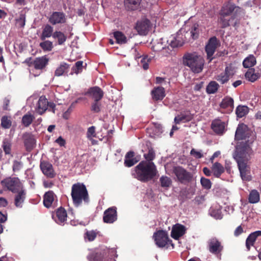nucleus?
<instances>
[{"mask_svg":"<svg viewBox=\"0 0 261 261\" xmlns=\"http://www.w3.org/2000/svg\"><path fill=\"white\" fill-rule=\"evenodd\" d=\"M136 178L146 182L152 179L157 174L158 170L153 162L142 161L135 167Z\"/></svg>","mask_w":261,"mask_h":261,"instance_id":"f257e3e1","label":"nucleus"},{"mask_svg":"<svg viewBox=\"0 0 261 261\" xmlns=\"http://www.w3.org/2000/svg\"><path fill=\"white\" fill-rule=\"evenodd\" d=\"M71 195L73 203L76 207L81 205L83 202L88 204L90 201L88 190L83 183L77 182L72 186Z\"/></svg>","mask_w":261,"mask_h":261,"instance_id":"f03ea898","label":"nucleus"},{"mask_svg":"<svg viewBox=\"0 0 261 261\" xmlns=\"http://www.w3.org/2000/svg\"><path fill=\"white\" fill-rule=\"evenodd\" d=\"M183 64L189 67L194 73L202 71L204 64L203 58L196 53H186L182 57Z\"/></svg>","mask_w":261,"mask_h":261,"instance_id":"7ed1b4c3","label":"nucleus"},{"mask_svg":"<svg viewBox=\"0 0 261 261\" xmlns=\"http://www.w3.org/2000/svg\"><path fill=\"white\" fill-rule=\"evenodd\" d=\"M116 251L114 249L104 248L91 252L87 256L89 261H115Z\"/></svg>","mask_w":261,"mask_h":261,"instance_id":"20e7f679","label":"nucleus"},{"mask_svg":"<svg viewBox=\"0 0 261 261\" xmlns=\"http://www.w3.org/2000/svg\"><path fill=\"white\" fill-rule=\"evenodd\" d=\"M1 185L4 190L9 191L14 193L19 189L23 188V185L18 177H7L1 181Z\"/></svg>","mask_w":261,"mask_h":261,"instance_id":"39448f33","label":"nucleus"},{"mask_svg":"<svg viewBox=\"0 0 261 261\" xmlns=\"http://www.w3.org/2000/svg\"><path fill=\"white\" fill-rule=\"evenodd\" d=\"M249 149V145L247 143H240L237 146L234 158L238 164L247 163Z\"/></svg>","mask_w":261,"mask_h":261,"instance_id":"423d86ee","label":"nucleus"},{"mask_svg":"<svg viewBox=\"0 0 261 261\" xmlns=\"http://www.w3.org/2000/svg\"><path fill=\"white\" fill-rule=\"evenodd\" d=\"M155 244L160 248H163L168 245H171L174 247L172 241L168 237L167 232L163 230L155 231L153 235Z\"/></svg>","mask_w":261,"mask_h":261,"instance_id":"0eeeda50","label":"nucleus"},{"mask_svg":"<svg viewBox=\"0 0 261 261\" xmlns=\"http://www.w3.org/2000/svg\"><path fill=\"white\" fill-rule=\"evenodd\" d=\"M207 248L211 253L221 258L224 247L217 238L213 237L210 239L207 242Z\"/></svg>","mask_w":261,"mask_h":261,"instance_id":"6e6552de","label":"nucleus"},{"mask_svg":"<svg viewBox=\"0 0 261 261\" xmlns=\"http://www.w3.org/2000/svg\"><path fill=\"white\" fill-rule=\"evenodd\" d=\"M173 173L175 175L178 181L181 184H186L192 181L193 175L180 166L173 168Z\"/></svg>","mask_w":261,"mask_h":261,"instance_id":"1a4fd4ad","label":"nucleus"},{"mask_svg":"<svg viewBox=\"0 0 261 261\" xmlns=\"http://www.w3.org/2000/svg\"><path fill=\"white\" fill-rule=\"evenodd\" d=\"M235 73V68L232 64H230L225 67L223 72L215 76V79L221 85H224L227 83Z\"/></svg>","mask_w":261,"mask_h":261,"instance_id":"9d476101","label":"nucleus"},{"mask_svg":"<svg viewBox=\"0 0 261 261\" xmlns=\"http://www.w3.org/2000/svg\"><path fill=\"white\" fill-rule=\"evenodd\" d=\"M250 131L244 123L239 124L237 128L235 133V140L237 141L246 140L249 138Z\"/></svg>","mask_w":261,"mask_h":261,"instance_id":"9b49d317","label":"nucleus"},{"mask_svg":"<svg viewBox=\"0 0 261 261\" xmlns=\"http://www.w3.org/2000/svg\"><path fill=\"white\" fill-rule=\"evenodd\" d=\"M219 45V40L215 36L211 37L208 40V43L205 46V51L207 54V58L210 61L212 60V57Z\"/></svg>","mask_w":261,"mask_h":261,"instance_id":"f8f14e48","label":"nucleus"},{"mask_svg":"<svg viewBox=\"0 0 261 261\" xmlns=\"http://www.w3.org/2000/svg\"><path fill=\"white\" fill-rule=\"evenodd\" d=\"M220 107L224 110L222 113L230 114L234 108L233 99L228 96L224 97L220 103Z\"/></svg>","mask_w":261,"mask_h":261,"instance_id":"ddd939ff","label":"nucleus"},{"mask_svg":"<svg viewBox=\"0 0 261 261\" xmlns=\"http://www.w3.org/2000/svg\"><path fill=\"white\" fill-rule=\"evenodd\" d=\"M117 219V208L115 206L109 207L104 212L103 221L105 223H113Z\"/></svg>","mask_w":261,"mask_h":261,"instance_id":"4468645a","label":"nucleus"},{"mask_svg":"<svg viewBox=\"0 0 261 261\" xmlns=\"http://www.w3.org/2000/svg\"><path fill=\"white\" fill-rule=\"evenodd\" d=\"M85 95L89 96L94 100L100 101L103 97L104 92L99 87L94 86L90 88Z\"/></svg>","mask_w":261,"mask_h":261,"instance_id":"2eb2a0df","label":"nucleus"},{"mask_svg":"<svg viewBox=\"0 0 261 261\" xmlns=\"http://www.w3.org/2000/svg\"><path fill=\"white\" fill-rule=\"evenodd\" d=\"M40 167L42 173L46 177L54 178L56 176V173L55 172L52 164L48 161H41Z\"/></svg>","mask_w":261,"mask_h":261,"instance_id":"dca6fc26","label":"nucleus"},{"mask_svg":"<svg viewBox=\"0 0 261 261\" xmlns=\"http://www.w3.org/2000/svg\"><path fill=\"white\" fill-rule=\"evenodd\" d=\"M67 214L64 208H58L55 214L52 215L53 219L59 224H64L67 220Z\"/></svg>","mask_w":261,"mask_h":261,"instance_id":"f3484780","label":"nucleus"},{"mask_svg":"<svg viewBox=\"0 0 261 261\" xmlns=\"http://www.w3.org/2000/svg\"><path fill=\"white\" fill-rule=\"evenodd\" d=\"M53 25L64 23L66 22L65 14L62 12H54L48 18Z\"/></svg>","mask_w":261,"mask_h":261,"instance_id":"a211bd4d","label":"nucleus"},{"mask_svg":"<svg viewBox=\"0 0 261 261\" xmlns=\"http://www.w3.org/2000/svg\"><path fill=\"white\" fill-rule=\"evenodd\" d=\"M49 60L46 56H42L35 58L29 65L33 66L34 68L37 70L44 69L48 63Z\"/></svg>","mask_w":261,"mask_h":261,"instance_id":"6ab92c4d","label":"nucleus"},{"mask_svg":"<svg viewBox=\"0 0 261 261\" xmlns=\"http://www.w3.org/2000/svg\"><path fill=\"white\" fill-rule=\"evenodd\" d=\"M150 26V22L147 19H144L137 22L136 29L140 35H146Z\"/></svg>","mask_w":261,"mask_h":261,"instance_id":"aec40b11","label":"nucleus"},{"mask_svg":"<svg viewBox=\"0 0 261 261\" xmlns=\"http://www.w3.org/2000/svg\"><path fill=\"white\" fill-rule=\"evenodd\" d=\"M186 232V227L180 224L174 225L171 232V236L176 240H178L181 237L184 236Z\"/></svg>","mask_w":261,"mask_h":261,"instance_id":"412c9836","label":"nucleus"},{"mask_svg":"<svg viewBox=\"0 0 261 261\" xmlns=\"http://www.w3.org/2000/svg\"><path fill=\"white\" fill-rule=\"evenodd\" d=\"M150 94L152 100L154 101H161L166 96L164 88L160 86L154 87Z\"/></svg>","mask_w":261,"mask_h":261,"instance_id":"4be33fe9","label":"nucleus"},{"mask_svg":"<svg viewBox=\"0 0 261 261\" xmlns=\"http://www.w3.org/2000/svg\"><path fill=\"white\" fill-rule=\"evenodd\" d=\"M211 128L216 134L222 135L225 132V123L220 119H215L212 122Z\"/></svg>","mask_w":261,"mask_h":261,"instance_id":"5701e85b","label":"nucleus"},{"mask_svg":"<svg viewBox=\"0 0 261 261\" xmlns=\"http://www.w3.org/2000/svg\"><path fill=\"white\" fill-rule=\"evenodd\" d=\"M14 197V204L17 207H21L26 198V191L23 187L19 189Z\"/></svg>","mask_w":261,"mask_h":261,"instance_id":"b1692460","label":"nucleus"},{"mask_svg":"<svg viewBox=\"0 0 261 261\" xmlns=\"http://www.w3.org/2000/svg\"><path fill=\"white\" fill-rule=\"evenodd\" d=\"M47 110V99L45 96L39 97L36 108V112L39 115L43 114Z\"/></svg>","mask_w":261,"mask_h":261,"instance_id":"393cba45","label":"nucleus"},{"mask_svg":"<svg viewBox=\"0 0 261 261\" xmlns=\"http://www.w3.org/2000/svg\"><path fill=\"white\" fill-rule=\"evenodd\" d=\"M236 8H239V7H236L234 4L230 2L225 3L220 11V16H229L234 11Z\"/></svg>","mask_w":261,"mask_h":261,"instance_id":"a878e982","label":"nucleus"},{"mask_svg":"<svg viewBox=\"0 0 261 261\" xmlns=\"http://www.w3.org/2000/svg\"><path fill=\"white\" fill-rule=\"evenodd\" d=\"M142 0H124V6L126 10L134 11L138 10Z\"/></svg>","mask_w":261,"mask_h":261,"instance_id":"bb28decb","label":"nucleus"},{"mask_svg":"<svg viewBox=\"0 0 261 261\" xmlns=\"http://www.w3.org/2000/svg\"><path fill=\"white\" fill-rule=\"evenodd\" d=\"M54 28L49 24H46L42 28V31L40 38L41 40H45L46 38H50L54 35Z\"/></svg>","mask_w":261,"mask_h":261,"instance_id":"cd10ccee","label":"nucleus"},{"mask_svg":"<svg viewBox=\"0 0 261 261\" xmlns=\"http://www.w3.org/2000/svg\"><path fill=\"white\" fill-rule=\"evenodd\" d=\"M258 236H261V231L257 230L250 233L246 240V246L248 251L250 249L251 246H253L255 241Z\"/></svg>","mask_w":261,"mask_h":261,"instance_id":"c85d7f7f","label":"nucleus"},{"mask_svg":"<svg viewBox=\"0 0 261 261\" xmlns=\"http://www.w3.org/2000/svg\"><path fill=\"white\" fill-rule=\"evenodd\" d=\"M137 162L138 160L135 158V152L134 151H129L126 153L124 163L125 166L130 167Z\"/></svg>","mask_w":261,"mask_h":261,"instance_id":"c756f323","label":"nucleus"},{"mask_svg":"<svg viewBox=\"0 0 261 261\" xmlns=\"http://www.w3.org/2000/svg\"><path fill=\"white\" fill-rule=\"evenodd\" d=\"M261 76V74L255 72L254 68H249L245 74V78L251 82H254Z\"/></svg>","mask_w":261,"mask_h":261,"instance_id":"7c9ffc66","label":"nucleus"},{"mask_svg":"<svg viewBox=\"0 0 261 261\" xmlns=\"http://www.w3.org/2000/svg\"><path fill=\"white\" fill-rule=\"evenodd\" d=\"M211 170L213 175L217 178H219L222 174L224 172V167L219 162L213 164Z\"/></svg>","mask_w":261,"mask_h":261,"instance_id":"2f4dec72","label":"nucleus"},{"mask_svg":"<svg viewBox=\"0 0 261 261\" xmlns=\"http://www.w3.org/2000/svg\"><path fill=\"white\" fill-rule=\"evenodd\" d=\"M55 196V193L52 191H49L46 192L43 196L44 205L46 207H50L54 201Z\"/></svg>","mask_w":261,"mask_h":261,"instance_id":"473e14b6","label":"nucleus"},{"mask_svg":"<svg viewBox=\"0 0 261 261\" xmlns=\"http://www.w3.org/2000/svg\"><path fill=\"white\" fill-rule=\"evenodd\" d=\"M53 38L57 40L58 44L60 45L64 44L67 39V36L60 31L54 32Z\"/></svg>","mask_w":261,"mask_h":261,"instance_id":"72a5a7b5","label":"nucleus"},{"mask_svg":"<svg viewBox=\"0 0 261 261\" xmlns=\"http://www.w3.org/2000/svg\"><path fill=\"white\" fill-rule=\"evenodd\" d=\"M23 139L27 149L28 150L32 149L35 144V139L30 134H24Z\"/></svg>","mask_w":261,"mask_h":261,"instance_id":"f704fd0d","label":"nucleus"},{"mask_svg":"<svg viewBox=\"0 0 261 261\" xmlns=\"http://www.w3.org/2000/svg\"><path fill=\"white\" fill-rule=\"evenodd\" d=\"M192 116L190 113L184 114L181 113L174 118V122L176 124H180V123H186L191 121Z\"/></svg>","mask_w":261,"mask_h":261,"instance_id":"c9c22d12","label":"nucleus"},{"mask_svg":"<svg viewBox=\"0 0 261 261\" xmlns=\"http://www.w3.org/2000/svg\"><path fill=\"white\" fill-rule=\"evenodd\" d=\"M240 175L243 180L249 181L251 177L248 174L247 170V163L238 164Z\"/></svg>","mask_w":261,"mask_h":261,"instance_id":"e433bc0d","label":"nucleus"},{"mask_svg":"<svg viewBox=\"0 0 261 261\" xmlns=\"http://www.w3.org/2000/svg\"><path fill=\"white\" fill-rule=\"evenodd\" d=\"M69 68V65L66 63L62 62L55 71V76H60L64 73H67Z\"/></svg>","mask_w":261,"mask_h":261,"instance_id":"4c0bfd02","label":"nucleus"},{"mask_svg":"<svg viewBox=\"0 0 261 261\" xmlns=\"http://www.w3.org/2000/svg\"><path fill=\"white\" fill-rule=\"evenodd\" d=\"M256 63V61L255 57L252 55H250L244 60L243 65L244 68L249 69L254 66Z\"/></svg>","mask_w":261,"mask_h":261,"instance_id":"58836bf2","label":"nucleus"},{"mask_svg":"<svg viewBox=\"0 0 261 261\" xmlns=\"http://www.w3.org/2000/svg\"><path fill=\"white\" fill-rule=\"evenodd\" d=\"M35 117L31 113L28 112L24 114L21 119V123L25 127H29L33 122Z\"/></svg>","mask_w":261,"mask_h":261,"instance_id":"ea45409f","label":"nucleus"},{"mask_svg":"<svg viewBox=\"0 0 261 261\" xmlns=\"http://www.w3.org/2000/svg\"><path fill=\"white\" fill-rule=\"evenodd\" d=\"M113 35L116 40V43L118 44H125L127 41L126 37L122 32L115 31L113 33Z\"/></svg>","mask_w":261,"mask_h":261,"instance_id":"a19ab883","label":"nucleus"},{"mask_svg":"<svg viewBox=\"0 0 261 261\" xmlns=\"http://www.w3.org/2000/svg\"><path fill=\"white\" fill-rule=\"evenodd\" d=\"M249 112V108L246 106H238L236 109V114L239 118H242L246 116Z\"/></svg>","mask_w":261,"mask_h":261,"instance_id":"79ce46f5","label":"nucleus"},{"mask_svg":"<svg viewBox=\"0 0 261 261\" xmlns=\"http://www.w3.org/2000/svg\"><path fill=\"white\" fill-rule=\"evenodd\" d=\"M219 88V85L216 81H211L206 86V91L208 94L216 93Z\"/></svg>","mask_w":261,"mask_h":261,"instance_id":"37998d69","label":"nucleus"},{"mask_svg":"<svg viewBox=\"0 0 261 261\" xmlns=\"http://www.w3.org/2000/svg\"><path fill=\"white\" fill-rule=\"evenodd\" d=\"M186 34L188 36L190 35L191 38L193 40L198 38L199 36L198 25L194 24L192 27L190 32H187Z\"/></svg>","mask_w":261,"mask_h":261,"instance_id":"c03bdc74","label":"nucleus"},{"mask_svg":"<svg viewBox=\"0 0 261 261\" xmlns=\"http://www.w3.org/2000/svg\"><path fill=\"white\" fill-rule=\"evenodd\" d=\"M249 202L251 203H256L259 201V194L256 190L251 191L248 198Z\"/></svg>","mask_w":261,"mask_h":261,"instance_id":"a18cd8bd","label":"nucleus"},{"mask_svg":"<svg viewBox=\"0 0 261 261\" xmlns=\"http://www.w3.org/2000/svg\"><path fill=\"white\" fill-rule=\"evenodd\" d=\"M161 186L166 189H168L172 184V180L167 176H162L160 178Z\"/></svg>","mask_w":261,"mask_h":261,"instance_id":"49530a36","label":"nucleus"},{"mask_svg":"<svg viewBox=\"0 0 261 261\" xmlns=\"http://www.w3.org/2000/svg\"><path fill=\"white\" fill-rule=\"evenodd\" d=\"M40 43L39 46L44 51H50L54 47L53 42L49 40H43Z\"/></svg>","mask_w":261,"mask_h":261,"instance_id":"de8ad7c7","label":"nucleus"},{"mask_svg":"<svg viewBox=\"0 0 261 261\" xmlns=\"http://www.w3.org/2000/svg\"><path fill=\"white\" fill-rule=\"evenodd\" d=\"M143 156L146 160L145 161L147 162H152V161L155 158V153L153 148H149L148 152L144 153Z\"/></svg>","mask_w":261,"mask_h":261,"instance_id":"09e8293b","label":"nucleus"},{"mask_svg":"<svg viewBox=\"0 0 261 261\" xmlns=\"http://www.w3.org/2000/svg\"><path fill=\"white\" fill-rule=\"evenodd\" d=\"M1 125L4 128H9L12 125V121L10 117L7 116H3L1 119Z\"/></svg>","mask_w":261,"mask_h":261,"instance_id":"8fccbe9b","label":"nucleus"},{"mask_svg":"<svg viewBox=\"0 0 261 261\" xmlns=\"http://www.w3.org/2000/svg\"><path fill=\"white\" fill-rule=\"evenodd\" d=\"M83 62L82 61L76 62L75 65L72 67L70 74H73V73H75L77 74L81 72L83 69Z\"/></svg>","mask_w":261,"mask_h":261,"instance_id":"3c124183","label":"nucleus"},{"mask_svg":"<svg viewBox=\"0 0 261 261\" xmlns=\"http://www.w3.org/2000/svg\"><path fill=\"white\" fill-rule=\"evenodd\" d=\"M200 183L202 188L206 190H209L212 187V183L209 179L204 177H201Z\"/></svg>","mask_w":261,"mask_h":261,"instance_id":"603ef678","label":"nucleus"},{"mask_svg":"<svg viewBox=\"0 0 261 261\" xmlns=\"http://www.w3.org/2000/svg\"><path fill=\"white\" fill-rule=\"evenodd\" d=\"M97 233L94 230H87L84 235L85 240H88L89 241H93L96 237Z\"/></svg>","mask_w":261,"mask_h":261,"instance_id":"864d4df0","label":"nucleus"},{"mask_svg":"<svg viewBox=\"0 0 261 261\" xmlns=\"http://www.w3.org/2000/svg\"><path fill=\"white\" fill-rule=\"evenodd\" d=\"M179 34H178L176 38H175V40L171 41L170 45L172 47H177L178 46H181L183 45L185 41H186L184 40H180L179 39L180 37H179Z\"/></svg>","mask_w":261,"mask_h":261,"instance_id":"5fc2aeb1","label":"nucleus"},{"mask_svg":"<svg viewBox=\"0 0 261 261\" xmlns=\"http://www.w3.org/2000/svg\"><path fill=\"white\" fill-rule=\"evenodd\" d=\"M101 103L99 101L94 100L91 105V110L94 113H99L100 111Z\"/></svg>","mask_w":261,"mask_h":261,"instance_id":"6e6d98bb","label":"nucleus"},{"mask_svg":"<svg viewBox=\"0 0 261 261\" xmlns=\"http://www.w3.org/2000/svg\"><path fill=\"white\" fill-rule=\"evenodd\" d=\"M95 127L94 126H92L88 128L87 132V137L88 139H91V137H95Z\"/></svg>","mask_w":261,"mask_h":261,"instance_id":"4d7b16f0","label":"nucleus"},{"mask_svg":"<svg viewBox=\"0 0 261 261\" xmlns=\"http://www.w3.org/2000/svg\"><path fill=\"white\" fill-rule=\"evenodd\" d=\"M220 23L221 24V28H225L229 26V19L225 18V16H220Z\"/></svg>","mask_w":261,"mask_h":261,"instance_id":"13d9d810","label":"nucleus"},{"mask_svg":"<svg viewBox=\"0 0 261 261\" xmlns=\"http://www.w3.org/2000/svg\"><path fill=\"white\" fill-rule=\"evenodd\" d=\"M154 43H153L151 47L152 50L154 51H160L165 48L162 43H158L156 44H155Z\"/></svg>","mask_w":261,"mask_h":261,"instance_id":"bf43d9fd","label":"nucleus"},{"mask_svg":"<svg viewBox=\"0 0 261 261\" xmlns=\"http://www.w3.org/2000/svg\"><path fill=\"white\" fill-rule=\"evenodd\" d=\"M3 149L6 154H9L11 153V144L9 142H4L3 145Z\"/></svg>","mask_w":261,"mask_h":261,"instance_id":"052dcab7","label":"nucleus"},{"mask_svg":"<svg viewBox=\"0 0 261 261\" xmlns=\"http://www.w3.org/2000/svg\"><path fill=\"white\" fill-rule=\"evenodd\" d=\"M148 61L149 60L146 57H143L141 60V63L144 70H147L149 68Z\"/></svg>","mask_w":261,"mask_h":261,"instance_id":"680f3d73","label":"nucleus"},{"mask_svg":"<svg viewBox=\"0 0 261 261\" xmlns=\"http://www.w3.org/2000/svg\"><path fill=\"white\" fill-rule=\"evenodd\" d=\"M17 21L21 27H23L25 22V16L23 14H21L19 18L17 19Z\"/></svg>","mask_w":261,"mask_h":261,"instance_id":"e2e57ef3","label":"nucleus"},{"mask_svg":"<svg viewBox=\"0 0 261 261\" xmlns=\"http://www.w3.org/2000/svg\"><path fill=\"white\" fill-rule=\"evenodd\" d=\"M190 153L197 159H200L203 157V154L199 151H196L195 149L191 150Z\"/></svg>","mask_w":261,"mask_h":261,"instance_id":"0e129e2a","label":"nucleus"},{"mask_svg":"<svg viewBox=\"0 0 261 261\" xmlns=\"http://www.w3.org/2000/svg\"><path fill=\"white\" fill-rule=\"evenodd\" d=\"M243 232V229L242 227L240 225L238 227H237V228L235 229L234 231V235L236 237H238L241 234H242Z\"/></svg>","mask_w":261,"mask_h":261,"instance_id":"69168bd1","label":"nucleus"},{"mask_svg":"<svg viewBox=\"0 0 261 261\" xmlns=\"http://www.w3.org/2000/svg\"><path fill=\"white\" fill-rule=\"evenodd\" d=\"M224 170H226V172L228 174H230L231 169V162L229 161H226L225 164V167H224Z\"/></svg>","mask_w":261,"mask_h":261,"instance_id":"338daca9","label":"nucleus"},{"mask_svg":"<svg viewBox=\"0 0 261 261\" xmlns=\"http://www.w3.org/2000/svg\"><path fill=\"white\" fill-rule=\"evenodd\" d=\"M49 111H51L54 113H55L56 104L53 102H48L47 101V108Z\"/></svg>","mask_w":261,"mask_h":261,"instance_id":"774afa93","label":"nucleus"}]
</instances>
